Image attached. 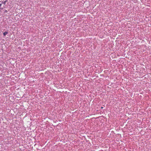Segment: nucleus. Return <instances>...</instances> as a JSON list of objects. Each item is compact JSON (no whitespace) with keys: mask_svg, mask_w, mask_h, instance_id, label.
<instances>
[{"mask_svg":"<svg viewBox=\"0 0 151 151\" xmlns=\"http://www.w3.org/2000/svg\"><path fill=\"white\" fill-rule=\"evenodd\" d=\"M8 33V32H5L3 34L4 35V36H5Z\"/></svg>","mask_w":151,"mask_h":151,"instance_id":"obj_1","label":"nucleus"},{"mask_svg":"<svg viewBox=\"0 0 151 151\" xmlns=\"http://www.w3.org/2000/svg\"><path fill=\"white\" fill-rule=\"evenodd\" d=\"M1 4H0V7L1 6Z\"/></svg>","mask_w":151,"mask_h":151,"instance_id":"obj_2","label":"nucleus"}]
</instances>
